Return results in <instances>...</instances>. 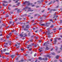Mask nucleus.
Here are the masks:
<instances>
[{
  "instance_id": "f257e3e1",
  "label": "nucleus",
  "mask_w": 62,
  "mask_h": 62,
  "mask_svg": "<svg viewBox=\"0 0 62 62\" xmlns=\"http://www.w3.org/2000/svg\"><path fill=\"white\" fill-rule=\"evenodd\" d=\"M48 31V32L46 31V33L47 35H48L47 36L48 38H50L51 37V36L50 35H53V32H51L49 31Z\"/></svg>"
},
{
  "instance_id": "f03ea898",
  "label": "nucleus",
  "mask_w": 62,
  "mask_h": 62,
  "mask_svg": "<svg viewBox=\"0 0 62 62\" xmlns=\"http://www.w3.org/2000/svg\"><path fill=\"white\" fill-rule=\"evenodd\" d=\"M49 41H47L46 42H45L43 44L44 46H45V45H47L50 44V43L49 42Z\"/></svg>"
},
{
  "instance_id": "7ed1b4c3",
  "label": "nucleus",
  "mask_w": 62,
  "mask_h": 62,
  "mask_svg": "<svg viewBox=\"0 0 62 62\" xmlns=\"http://www.w3.org/2000/svg\"><path fill=\"white\" fill-rule=\"evenodd\" d=\"M28 3H27V6H30V5H32L33 4V3H30L29 1H28Z\"/></svg>"
},
{
  "instance_id": "20e7f679",
  "label": "nucleus",
  "mask_w": 62,
  "mask_h": 62,
  "mask_svg": "<svg viewBox=\"0 0 62 62\" xmlns=\"http://www.w3.org/2000/svg\"><path fill=\"white\" fill-rule=\"evenodd\" d=\"M28 1H26L23 3V4H24V5H27V3H28Z\"/></svg>"
},
{
  "instance_id": "39448f33",
  "label": "nucleus",
  "mask_w": 62,
  "mask_h": 62,
  "mask_svg": "<svg viewBox=\"0 0 62 62\" xmlns=\"http://www.w3.org/2000/svg\"><path fill=\"white\" fill-rule=\"evenodd\" d=\"M45 46H46V48L45 50H48L49 49V48L48 47V45H45Z\"/></svg>"
},
{
  "instance_id": "423d86ee",
  "label": "nucleus",
  "mask_w": 62,
  "mask_h": 62,
  "mask_svg": "<svg viewBox=\"0 0 62 62\" xmlns=\"http://www.w3.org/2000/svg\"><path fill=\"white\" fill-rule=\"evenodd\" d=\"M25 28H27V29H29V25H28L25 26Z\"/></svg>"
},
{
  "instance_id": "0eeeda50",
  "label": "nucleus",
  "mask_w": 62,
  "mask_h": 62,
  "mask_svg": "<svg viewBox=\"0 0 62 62\" xmlns=\"http://www.w3.org/2000/svg\"><path fill=\"white\" fill-rule=\"evenodd\" d=\"M2 5L3 6V7H7V6H8V4H6V5H5L4 3H2Z\"/></svg>"
},
{
  "instance_id": "6e6552de",
  "label": "nucleus",
  "mask_w": 62,
  "mask_h": 62,
  "mask_svg": "<svg viewBox=\"0 0 62 62\" xmlns=\"http://www.w3.org/2000/svg\"><path fill=\"white\" fill-rule=\"evenodd\" d=\"M10 23V24H11V23H13L12 24V25H14V22H12V21H9Z\"/></svg>"
},
{
  "instance_id": "1a4fd4ad",
  "label": "nucleus",
  "mask_w": 62,
  "mask_h": 62,
  "mask_svg": "<svg viewBox=\"0 0 62 62\" xmlns=\"http://www.w3.org/2000/svg\"><path fill=\"white\" fill-rule=\"evenodd\" d=\"M11 56V58H13L14 57V55H12L10 56Z\"/></svg>"
},
{
  "instance_id": "9d476101",
  "label": "nucleus",
  "mask_w": 62,
  "mask_h": 62,
  "mask_svg": "<svg viewBox=\"0 0 62 62\" xmlns=\"http://www.w3.org/2000/svg\"><path fill=\"white\" fill-rule=\"evenodd\" d=\"M38 59H39V60H42V58L41 57H39Z\"/></svg>"
},
{
  "instance_id": "9b49d317",
  "label": "nucleus",
  "mask_w": 62,
  "mask_h": 62,
  "mask_svg": "<svg viewBox=\"0 0 62 62\" xmlns=\"http://www.w3.org/2000/svg\"><path fill=\"white\" fill-rule=\"evenodd\" d=\"M45 25L47 27H48L49 26V25H48V24L47 23H46L45 24Z\"/></svg>"
},
{
  "instance_id": "f8f14e48",
  "label": "nucleus",
  "mask_w": 62,
  "mask_h": 62,
  "mask_svg": "<svg viewBox=\"0 0 62 62\" xmlns=\"http://www.w3.org/2000/svg\"><path fill=\"white\" fill-rule=\"evenodd\" d=\"M5 54H6V55H9V54H10V52L8 53H7L6 52L5 53Z\"/></svg>"
},
{
  "instance_id": "ddd939ff",
  "label": "nucleus",
  "mask_w": 62,
  "mask_h": 62,
  "mask_svg": "<svg viewBox=\"0 0 62 62\" xmlns=\"http://www.w3.org/2000/svg\"><path fill=\"white\" fill-rule=\"evenodd\" d=\"M1 26H3L4 27H5L6 26V25L4 23H3L2 24V25H1Z\"/></svg>"
},
{
  "instance_id": "4468645a",
  "label": "nucleus",
  "mask_w": 62,
  "mask_h": 62,
  "mask_svg": "<svg viewBox=\"0 0 62 62\" xmlns=\"http://www.w3.org/2000/svg\"><path fill=\"white\" fill-rule=\"evenodd\" d=\"M27 35H26V33H25L24 34H23V37H26L27 36Z\"/></svg>"
},
{
  "instance_id": "2eb2a0df",
  "label": "nucleus",
  "mask_w": 62,
  "mask_h": 62,
  "mask_svg": "<svg viewBox=\"0 0 62 62\" xmlns=\"http://www.w3.org/2000/svg\"><path fill=\"white\" fill-rule=\"evenodd\" d=\"M56 13H55V14H54V17L53 18V19H54V18H55V16H56L55 15H56Z\"/></svg>"
},
{
  "instance_id": "dca6fc26",
  "label": "nucleus",
  "mask_w": 62,
  "mask_h": 62,
  "mask_svg": "<svg viewBox=\"0 0 62 62\" xmlns=\"http://www.w3.org/2000/svg\"><path fill=\"white\" fill-rule=\"evenodd\" d=\"M23 30L24 31H28V30L27 29H26L25 28H24V29Z\"/></svg>"
},
{
  "instance_id": "f3484780",
  "label": "nucleus",
  "mask_w": 62,
  "mask_h": 62,
  "mask_svg": "<svg viewBox=\"0 0 62 62\" xmlns=\"http://www.w3.org/2000/svg\"><path fill=\"white\" fill-rule=\"evenodd\" d=\"M26 9H28V8H29V9H30L31 8H29L28 6H26V7H25Z\"/></svg>"
},
{
  "instance_id": "a211bd4d",
  "label": "nucleus",
  "mask_w": 62,
  "mask_h": 62,
  "mask_svg": "<svg viewBox=\"0 0 62 62\" xmlns=\"http://www.w3.org/2000/svg\"><path fill=\"white\" fill-rule=\"evenodd\" d=\"M54 27V25H52L51 26H50V28H53Z\"/></svg>"
},
{
  "instance_id": "6ab92c4d",
  "label": "nucleus",
  "mask_w": 62,
  "mask_h": 62,
  "mask_svg": "<svg viewBox=\"0 0 62 62\" xmlns=\"http://www.w3.org/2000/svg\"><path fill=\"white\" fill-rule=\"evenodd\" d=\"M3 2L4 3H8L7 1H6L5 0H3Z\"/></svg>"
},
{
  "instance_id": "aec40b11",
  "label": "nucleus",
  "mask_w": 62,
  "mask_h": 62,
  "mask_svg": "<svg viewBox=\"0 0 62 62\" xmlns=\"http://www.w3.org/2000/svg\"><path fill=\"white\" fill-rule=\"evenodd\" d=\"M47 57H49V58H51V57L50 56V55H47Z\"/></svg>"
},
{
  "instance_id": "412c9836",
  "label": "nucleus",
  "mask_w": 62,
  "mask_h": 62,
  "mask_svg": "<svg viewBox=\"0 0 62 62\" xmlns=\"http://www.w3.org/2000/svg\"><path fill=\"white\" fill-rule=\"evenodd\" d=\"M56 58V59H58V58H59V56H58V55H57L55 57Z\"/></svg>"
},
{
  "instance_id": "4be33fe9",
  "label": "nucleus",
  "mask_w": 62,
  "mask_h": 62,
  "mask_svg": "<svg viewBox=\"0 0 62 62\" xmlns=\"http://www.w3.org/2000/svg\"><path fill=\"white\" fill-rule=\"evenodd\" d=\"M20 36L21 37H23V34H20Z\"/></svg>"
},
{
  "instance_id": "5701e85b",
  "label": "nucleus",
  "mask_w": 62,
  "mask_h": 62,
  "mask_svg": "<svg viewBox=\"0 0 62 62\" xmlns=\"http://www.w3.org/2000/svg\"><path fill=\"white\" fill-rule=\"evenodd\" d=\"M56 42H57V40H55L54 41V44H56Z\"/></svg>"
},
{
  "instance_id": "b1692460",
  "label": "nucleus",
  "mask_w": 62,
  "mask_h": 62,
  "mask_svg": "<svg viewBox=\"0 0 62 62\" xmlns=\"http://www.w3.org/2000/svg\"><path fill=\"white\" fill-rule=\"evenodd\" d=\"M6 49H4L3 50V52H6Z\"/></svg>"
},
{
  "instance_id": "393cba45",
  "label": "nucleus",
  "mask_w": 62,
  "mask_h": 62,
  "mask_svg": "<svg viewBox=\"0 0 62 62\" xmlns=\"http://www.w3.org/2000/svg\"><path fill=\"white\" fill-rule=\"evenodd\" d=\"M40 25H41V26H44V25H45V24H40Z\"/></svg>"
},
{
  "instance_id": "a878e982",
  "label": "nucleus",
  "mask_w": 62,
  "mask_h": 62,
  "mask_svg": "<svg viewBox=\"0 0 62 62\" xmlns=\"http://www.w3.org/2000/svg\"><path fill=\"white\" fill-rule=\"evenodd\" d=\"M9 16L8 15V14H6V16L5 17V18H7V17H8Z\"/></svg>"
},
{
  "instance_id": "bb28decb",
  "label": "nucleus",
  "mask_w": 62,
  "mask_h": 62,
  "mask_svg": "<svg viewBox=\"0 0 62 62\" xmlns=\"http://www.w3.org/2000/svg\"><path fill=\"white\" fill-rule=\"evenodd\" d=\"M52 3H53L52 2V1H51L48 4V5H51V4H52Z\"/></svg>"
},
{
  "instance_id": "cd10ccee",
  "label": "nucleus",
  "mask_w": 62,
  "mask_h": 62,
  "mask_svg": "<svg viewBox=\"0 0 62 62\" xmlns=\"http://www.w3.org/2000/svg\"><path fill=\"white\" fill-rule=\"evenodd\" d=\"M1 53L2 54H4V53L3 52V50H1Z\"/></svg>"
},
{
  "instance_id": "c85d7f7f",
  "label": "nucleus",
  "mask_w": 62,
  "mask_h": 62,
  "mask_svg": "<svg viewBox=\"0 0 62 62\" xmlns=\"http://www.w3.org/2000/svg\"><path fill=\"white\" fill-rule=\"evenodd\" d=\"M20 9H19L17 10V11L18 12H20Z\"/></svg>"
},
{
  "instance_id": "c756f323",
  "label": "nucleus",
  "mask_w": 62,
  "mask_h": 62,
  "mask_svg": "<svg viewBox=\"0 0 62 62\" xmlns=\"http://www.w3.org/2000/svg\"><path fill=\"white\" fill-rule=\"evenodd\" d=\"M51 54L52 55H55V53H51Z\"/></svg>"
},
{
  "instance_id": "7c9ffc66",
  "label": "nucleus",
  "mask_w": 62,
  "mask_h": 62,
  "mask_svg": "<svg viewBox=\"0 0 62 62\" xmlns=\"http://www.w3.org/2000/svg\"><path fill=\"white\" fill-rule=\"evenodd\" d=\"M30 34L31 33L30 32H29V33L28 34V35L29 37L30 36Z\"/></svg>"
},
{
  "instance_id": "2f4dec72",
  "label": "nucleus",
  "mask_w": 62,
  "mask_h": 62,
  "mask_svg": "<svg viewBox=\"0 0 62 62\" xmlns=\"http://www.w3.org/2000/svg\"><path fill=\"white\" fill-rule=\"evenodd\" d=\"M35 45V44L34 43H31V46H34Z\"/></svg>"
},
{
  "instance_id": "473e14b6",
  "label": "nucleus",
  "mask_w": 62,
  "mask_h": 62,
  "mask_svg": "<svg viewBox=\"0 0 62 62\" xmlns=\"http://www.w3.org/2000/svg\"><path fill=\"white\" fill-rule=\"evenodd\" d=\"M29 41H30V42H32V41H33V39H31V40H30Z\"/></svg>"
},
{
  "instance_id": "72a5a7b5",
  "label": "nucleus",
  "mask_w": 62,
  "mask_h": 62,
  "mask_svg": "<svg viewBox=\"0 0 62 62\" xmlns=\"http://www.w3.org/2000/svg\"><path fill=\"white\" fill-rule=\"evenodd\" d=\"M35 37V35H33V36H31V38H34V37Z\"/></svg>"
},
{
  "instance_id": "f704fd0d",
  "label": "nucleus",
  "mask_w": 62,
  "mask_h": 62,
  "mask_svg": "<svg viewBox=\"0 0 62 62\" xmlns=\"http://www.w3.org/2000/svg\"><path fill=\"white\" fill-rule=\"evenodd\" d=\"M20 3H17L16 5L17 6H18V5H20Z\"/></svg>"
},
{
  "instance_id": "c9c22d12",
  "label": "nucleus",
  "mask_w": 62,
  "mask_h": 62,
  "mask_svg": "<svg viewBox=\"0 0 62 62\" xmlns=\"http://www.w3.org/2000/svg\"><path fill=\"white\" fill-rule=\"evenodd\" d=\"M16 44H18V45H20V43H17Z\"/></svg>"
},
{
  "instance_id": "e433bc0d",
  "label": "nucleus",
  "mask_w": 62,
  "mask_h": 62,
  "mask_svg": "<svg viewBox=\"0 0 62 62\" xmlns=\"http://www.w3.org/2000/svg\"><path fill=\"white\" fill-rule=\"evenodd\" d=\"M53 11V9H51L50 11H49V12H51V11Z\"/></svg>"
},
{
  "instance_id": "4c0bfd02",
  "label": "nucleus",
  "mask_w": 62,
  "mask_h": 62,
  "mask_svg": "<svg viewBox=\"0 0 62 62\" xmlns=\"http://www.w3.org/2000/svg\"><path fill=\"white\" fill-rule=\"evenodd\" d=\"M21 50L22 51H24V50L22 48H21Z\"/></svg>"
},
{
  "instance_id": "58836bf2",
  "label": "nucleus",
  "mask_w": 62,
  "mask_h": 62,
  "mask_svg": "<svg viewBox=\"0 0 62 62\" xmlns=\"http://www.w3.org/2000/svg\"><path fill=\"white\" fill-rule=\"evenodd\" d=\"M11 34H12V33H9V36H11Z\"/></svg>"
},
{
  "instance_id": "ea45409f",
  "label": "nucleus",
  "mask_w": 62,
  "mask_h": 62,
  "mask_svg": "<svg viewBox=\"0 0 62 62\" xmlns=\"http://www.w3.org/2000/svg\"><path fill=\"white\" fill-rule=\"evenodd\" d=\"M21 62H23L24 61V60L22 59L20 60Z\"/></svg>"
},
{
  "instance_id": "a19ab883",
  "label": "nucleus",
  "mask_w": 62,
  "mask_h": 62,
  "mask_svg": "<svg viewBox=\"0 0 62 62\" xmlns=\"http://www.w3.org/2000/svg\"><path fill=\"white\" fill-rule=\"evenodd\" d=\"M16 7V5H13L12 7V8H15V7Z\"/></svg>"
},
{
  "instance_id": "79ce46f5",
  "label": "nucleus",
  "mask_w": 62,
  "mask_h": 62,
  "mask_svg": "<svg viewBox=\"0 0 62 62\" xmlns=\"http://www.w3.org/2000/svg\"><path fill=\"white\" fill-rule=\"evenodd\" d=\"M15 21L16 22V21H17L18 20V19L17 18H16V19H15Z\"/></svg>"
},
{
  "instance_id": "37998d69",
  "label": "nucleus",
  "mask_w": 62,
  "mask_h": 62,
  "mask_svg": "<svg viewBox=\"0 0 62 62\" xmlns=\"http://www.w3.org/2000/svg\"><path fill=\"white\" fill-rule=\"evenodd\" d=\"M56 48L55 49L56 51H57V50H58V47H56Z\"/></svg>"
},
{
  "instance_id": "c03bdc74",
  "label": "nucleus",
  "mask_w": 62,
  "mask_h": 62,
  "mask_svg": "<svg viewBox=\"0 0 62 62\" xmlns=\"http://www.w3.org/2000/svg\"><path fill=\"white\" fill-rule=\"evenodd\" d=\"M46 23L47 24H48V25L49 24H51L50 22H49V23Z\"/></svg>"
},
{
  "instance_id": "a18cd8bd",
  "label": "nucleus",
  "mask_w": 62,
  "mask_h": 62,
  "mask_svg": "<svg viewBox=\"0 0 62 62\" xmlns=\"http://www.w3.org/2000/svg\"><path fill=\"white\" fill-rule=\"evenodd\" d=\"M62 29V28H59V30H61V29Z\"/></svg>"
},
{
  "instance_id": "49530a36",
  "label": "nucleus",
  "mask_w": 62,
  "mask_h": 62,
  "mask_svg": "<svg viewBox=\"0 0 62 62\" xmlns=\"http://www.w3.org/2000/svg\"><path fill=\"white\" fill-rule=\"evenodd\" d=\"M2 57L3 59H4V58H5V56H2Z\"/></svg>"
},
{
  "instance_id": "de8ad7c7",
  "label": "nucleus",
  "mask_w": 62,
  "mask_h": 62,
  "mask_svg": "<svg viewBox=\"0 0 62 62\" xmlns=\"http://www.w3.org/2000/svg\"><path fill=\"white\" fill-rule=\"evenodd\" d=\"M24 26H24V25H23V26H22V28H24Z\"/></svg>"
},
{
  "instance_id": "09e8293b",
  "label": "nucleus",
  "mask_w": 62,
  "mask_h": 62,
  "mask_svg": "<svg viewBox=\"0 0 62 62\" xmlns=\"http://www.w3.org/2000/svg\"><path fill=\"white\" fill-rule=\"evenodd\" d=\"M15 35H18V33H16V32H15Z\"/></svg>"
},
{
  "instance_id": "8fccbe9b",
  "label": "nucleus",
  "mask_w": 62,
  "mask_h": 62,
  "mask_svg": "<svg viewBox=\"0 0 62 62\" xmlns=\"http://www.w3.org/2000/svg\"><path fill=\"white\" fill-rule=\"evenodd\" d=\"M29 51H32V49L31 48H30L29 49Z\"/></svg>"
},
{
  "instance_id": "3c124183",
  "label": "nucleus",
  "mask_w": 62,
  "mask_h": 62,
  "mask_svg": "<svg viewBox=\"0 0 62 62\" xmlns=\"http://www.w3.org/2000/svg\"><path fill=\"white\" fill-rule=\"evenodd\" d=\"M5 45L7 46V45H8V43H5Z\"/></svg>"
},
{
  "instance_id": "603ef678",
  "label": "nucleus",
  "mask_w": 62,
  "mask_h": 62,
  "mask_svg": "<svg viewBox=\"0 0 62 62\" xmlns=\"http://www.w3.org/2000/svg\"><path fill=\"white\" fill-rule=\"evenodd\" d=\"M50 21H53V19H49Z\"/></svg>"
},
{
  "instance_id": "864d4df0",
  "label": "nucleus",
  "mask_w": 62,
  "mask_h": 62,
  "mask_svg": "<svg viewBox=\"0 0 62 62\" xmlns=\"http://www.w3.org/2000/svg\"><path fill=\"white\" fill-rule=\"evenodd\" d=\"M48 59L47 58H45V60L46 61L47 60H48Z\"/></svg>"
},
{
  "instance_id": "5fc2aeb1",
  "label": "nucleus",
  "mask_w": 62,
  "mask_h": 62,
  "mask_svg": "<svg viewBox=\"0 0 62 62\" xmlns=\"http://www.w3.org/2000/svg\"><path fill=\"white\" fill-rule=\"evenodd\" d=\"M3 40V38H1L0 40V41H1V40Z\"/></svg>"
},
{
  "instance_id": "6e6d98bb",
  "label": "nucleus",
  "mask_w": 62,
  "mask_h": 62,
  "mask_svg": "<svg viewBox=\"0 0 62 62\" xmlns=\"http://www.w3.org/2000/svg\"><path fill=\"white\" fill-rule=\"evenodd\" d=\"M8 8L9 10H10V9H10V8L9 7H8Z\"/></svg>"
},
{
  "instance_id": "4d7b16f0",
  "label": "nucleus",
  "mask_w": 62,
  "mask_h": 62,
  "mask_svg": "<svg viewBox=\"0 0 62 62\" xmlns=\"http://www.w3.org/2000/svg\"><path fill=\"white\" fill-rule=\"evenodd\" d=\"M44 11H45V10H43V11H42V13H43V12H44Z\"/></svg>"
},
{
  "instance_id": "13d9d810",
  "label": "nucleus",
  "mask_w": 62,
  "mask_h": 62,
  "mask_svg": "<svg viewBox=\"0 0 62 62\" xmlns=\"http://www.w3.org/2000/svg\"><path fill=\"white\" fill-rule=\"evenodd\" d=\"M39 6H37L36 7V8H39Z\"/></svg>"
},
{
  "instance_id": "bf43d9fd",
  "label": "nucleus",
  "mask_w": 62,
  "mask_h": 62,
  "mask_svg": "<svg viewBox=\"0 0 62 62\" xmlns=\"http://www.w3.org/2000/svg\"><path fill=\"white\" fill-rule=\"evenodd\" d=\"M56 10L55 9H53V11H56Z\"/></svg>"
},
{
  "instance_id": "052dcab7",
  "label": "nucleus",
  "mask_w": 62,
  "mask_h": 62,
  "mask_svg": "<svg viewBox=\"0 0 62 62\" xmlns=\"http://www.w3.org/2000/svg\"><path fill=\"white\" fill-rule=\"evenodd\" d=\"M57 19V18H55L54 19L55 21H56V19Z\"/></svg>"
},
{
  "instance_id": "680f3d73",
  "label": "nucleus",
  "mask_w": 62,
  "mask_h": 62,
  "mask_svg": "<svg viewBox=\"0 0 62 62\" xmlns=\"http://www.w3.org/2000/svg\"><path fill=\"white\" fill-rule=\"evenodd\" d=\"M11 2V0H9V2Z\"/></svg>"
},
{
  "instance_id": "e2e57ef3",
  "label": "nucleus",
  "mask_w": 62,
  "mask_h": 62,
  "mask_svg": "<svg viewBox=\"0 0 62 62\" xmlns=\"http://www.w3.org/2000/svg\"><path fill=\"white\" fill-rule=\"evenodd\" d=\"M61 38H59L58 39V40H61Z\"/></svg>"
},
{
  "instance_id": "0e129e2a",
  "label": "nucleus",
  "mask_w": 62,
  "mask_h": 62,
  "mask_svg": "<svg viewBox=\"0 0 62 62\" xmlns=\"http://www.w3.org/2000/svg\"><path fill=\"white\" fill-rule=\"evenodd\" d=\"M29 47H31V45H29L28 46Z\"/></svg>"
},
{
  "instance_id": "69168bd1",
  "label": "nucleus",
  "mask_w": 62,
  "mask_h": 62,
  "mask_svg": "<svg viewBox=\"0 0 62 62\" xmlns=\"http://www.w3.org/2000/svg\"><path fill=\"white\" fill-rule=\"evenodd\" d=\"M62 45H61V48H60V49L61 50H62Z\"/></svg>"
},
{
  "instance_id": "338daca9",
  "label": "nucleus",
  "mask_w": 62,
  "mask_h": 62,
  "mask_svg": "<svg viewBox=\"0 0 62 62\" xmlns=\"http://www.w3.org/2000/svg\"><path fill=\"white\" fill-rule=\"evenodd\" d=\"M60 23H62V20H60Z\"/></svg>"
},
{
  "instance_id": "774afa93",
  "label": "nucleus",
  "mask_w": 62,
  "mask_h": 62,
  "mask_svg": "<svg viewBox=\"0 0 62 62\" xmlns=\"http://www.w3.org/2000/svg\"><path fill=\"white\" fill-rule=\"evenodd\" d=\"M60 61L61 62H62V60H60Z\"/></svg>"
}]
</instances>
